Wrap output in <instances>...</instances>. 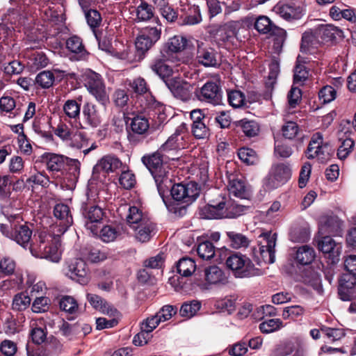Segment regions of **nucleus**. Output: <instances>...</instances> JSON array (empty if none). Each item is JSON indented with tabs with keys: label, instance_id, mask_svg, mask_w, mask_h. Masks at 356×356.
<instances>
[{
	"label": "nucleus",
	"instance_id": "obj_37",
	"mask_svg": "<svg viewBox=\"0 0 356 356\" xmlns=\"http://www.w3.org/2000/svg\"><path fill=\"white\" fill-rule=\"evenodd\" d=\"M60 6L51 3L41 6V13L44 14L47 20L58 22L62 19V11L58 10Z\"/></svg>",
	"mask_w": 356,
	"mask_h": 356
},
{
	"label": "nucleus",
	"instance_id": "obj_14",
	"mask_svg": "<svg viewBox=\"0 0 356 356\" xmlns=\"http://www.w3.org/2000/svg\"><path fill=\"white\" fill-rule=\"evenodd\" d=\"M85 84L88 91L97 101L104 104L108 100L105 86L99 74L95 72L90 73L87 75Z\"/></svg>",
	"mask_w": 356,
	"mask_h": 356
},
{
	"label": "nucleus",
	"instance_id": "obj_21",
	"mask_svg": "<svg viewBox=\"0 0 356 356\" xmlns=\"http://www.w3.org/2000/svg\"><path fill=\"white\" fill-rule=\"evenodd\" d=\"M260 236L264 238L266 243V245H261L259 247L260 256L266 264H273L275 261L276 234L265 233Z\"/></svg>",
	"mask_w": 356,
	"mask_h": 356
},
{
	"label": "nucleus",
	"instance_id": "obj_18",
	"mask_svg": "<svg viewBox=\"0 0 356 356\" xmlns=\"http://www.w3.org/2000/svg\"><path fill=\"white\" fill-rule=\"evenodd\" d=\"M356 287V276L344 273L339 280L338 293L343 301H349L353 297Z\"/></svg>",
	"mask_w": 356,
	"mask_h": 356
},
{
	"label": "nucleus",
	"instance_id": "obj_30",
	"mask_svg": "<svg viewBox=\"0 0 356 356\" xmlns=\"http://www.w3.org/2000/svg\"><path fill=\"white\" fill-rule=\"evenodd\" d=\"M131 229L135 232L136 239L143 243L150 239L154 230V225L150 220H145L143 223H140L136 227Z\"/></svg>",
	"mask_w": 356,
	"mask_h": 356
},
{
	"label": "nucleus",
	"instance_id": "obj_38",
	"mask_svg": "<svg viewBox=\"0 0 356 356\" xmlns=\"http://www.w3.org/2000/svg\"><path fill=\"white\" fill-rule=\"evenodd\" d=\"M67 48L72 53L78 54L79 58H83L86 55V51L83 45L81 39L74 35L70 37L66 42Z\"/></svg>",
	"mask_w": 356,
	"mask_h": 356
},
{
	"label": "nucleus",
	"instance_id": "obj_45",
	"mask_svg": "<svg viewBox=\"0 0 356 356\" xmlns=\"http://www.w3.org/2000/svg\"><path fill=\"white\" fill-rule=\"evenodd\" d=\"M227 235L229 239L232 247L235 249L245 248L249 244V240L242 234L231 231L227 232Z\"/></svg>",
	"mask_w": 356,
	"mask_h": 356
},
{
	"label": "nucleus",
	"instance_id": "obj_28",
	"mask_svg": "<svg viewBox=\"0 0 356 356\" xmlns=\"http://www.w3.org/2000/svg\"><path fill=\"white\" fill-rule=\"evenodd\" d=\"M86 298L88 302L94 309L103 314H106L110 316H115L118 313L117 309L112 307L105 300L96 294L88 293L86 295Z\"/></svg>",
	"mask_w": 356,
	"mask_h": 356
},
{
	"label": "nucleus",
	"instance_id": "obj_57",
	"mask_svg": "<svg viewBox=\"0 0 356 356\" xmlns=\"http://www.w3.org/2000/svg\"><path fill=\"white\" fill-rule=\"evenodd\" d=\"M59 331L64 337L69 339H72L74 337L79 333V328L76 324L72 325L67 321H63L59 325Z\"/></svg>",
	"mask_w": 356,
	"mask_h": 356
},
{
	"label": "nucleus",
	"instance_id": "obj_32",
	"mask_svg": "<svg viewBox=\"0 0 356 356\" xmlns=\"http://www.w3.org/2000/svg\"><path fill=\"white\" fill-rule=\"evenodd\" d=\"M254 28L258 32L263 34H275L276 31L279 30V28L265 15H260L256 19Z\"/></svg>",
	"mask_w": 356,
	"mask_h": 356
},
{
	"label": "nucleus",
	"instance_id": "obj_12",
	"mask_svg": "<svg viewBox=\"0 0 356 356\" xmlns=\"http://www.w3.org/2000/svg\"><path fill=\"white\" fill-rule=\"evenodd\" d=\"M165 85L175 97L182 101L191 99L192 86L179 77H173L165 81Z\"/></svg>",
	"mask_w": 356,
	"mask_h": 356
},
{
	"label": "nucleus",
	"instance_id": "obj_41",
	"mask_svg": "<svg viewBox=\"0 0 356 356\" xmlns=\"http://www.w3.org/2000/svg\"><path fill=\"white\" fill-rule=\"evenodd\" d=\"M304 60H302L300 56L297 58V64L294 70L293 81L294 83L302 85L307 79L309 72L306 67L301 63Z\"/></svg>",
	"mask_w": 356,
	"mask_h": 356
},
{
	"label": "nucleus",
	"instance_id": "obj_26",
	"mask_svg": "<svg viewBox=\"0 0 356 356\" xmlns=\"http://www.w3.org/2000/svg\"><path fill=\"white\" fill-rule=\"evenodd\" d=\"M316 29V34L318 35L322 42H332L337 38H343V31L332 24H323Z\"/></svg>",
	"mask_w": 356,
	"mask_h": 356
},
{
	"label": "nucleus",
	"instance_id": "obj_13",
	"mask_svg": "<svg viewBox=\"0 0 356 356\" xmlns=\"http://www.w3.org/2000/svg\"><path fill=\"white\" fill-rule=\"evenodd\" d=\"M66 275L81 284L89 280L87 265L81 259H74L67 264Z\"/></svg>",
	"mask_w": 356,
	"mask_h": 356
},
{
	"label": "nucleus",
	"instance_id": "obj_8",
	"mask_svg": "<svg viewBox=\"0 0 356 356\" xmlns=\"http://www.w3.org/2000/svg\"><path fill=\"white\" fill-rule=\"evenodd\" d=\"M170 192L176 201H182L187 204L194 202L200 195V189L197 184L191 181L188 184H177L171 186Z\"/></svg>",
	"mask_w": 356,
	"mask_h": 356
},
{
	"label": "nucleus",
	"instance_id": "obj_25",
	"mask_svg": "<svg viewBox=\"0 0 356 356\" xmlns=\"http://www.w3.org/2000/svg\"><path fill=\"white\" fill-rule=\"evenodd\" d=\"M227 188L229 193L237 197L248 199L250 197V188L243 177L230 178Z\"/></svg>",
	"mask_w": 356,
	"mask_h": 356
},
{
	"label": "nucleus",
	"instance_id": "obj_55",
	"mask_svg": "<svg viewBox=\"0 0 356 356\" xmlns=\"http://www.w3.org/2000/svg\"><path fill=\"white\" fill-rule=\"evenodd\" d=\"M283 327V323L280 318H271L264 321L259 325V329L263 333H270Z\"/></svg>",
	"mask_w": 356,
	"mask_h": 356
},
{
	"label": "nucleus",
	"instance_id": "obj_58",
	"mask_svg": "<svg viewBox=\"0 0 356 356\" xmlns=\"http://www.w3.org/2000/svg\"><path fill=\"white\" fill-rule=\"evenodd\" d=\"M36 83L43 88H49L54 81V76L50 71H42L35 78Z\"/></svg>",
	"mask_w": 356,
	"mask_h": 356
},
{
	"label": "nucleus",
	"instance_id": "obj_4",
	"mask_svg": "<svg viewBox=\"0 0 356 356\" xmlns=\"http://www.w3.org/2000/svg\"><path fill=\"white\" fill-rule=\"evenodd\" d=\"M226 266L236 277L244 278L261 275L264 272L255 268L251 260L245 255L233 254L226 260Z\"/></svg>",
	"mask_w": 356,
	"mask_h": 356
},
{
	"label": "nucleus",
	"instance_id": "obj_61",
	"mask_svg": "<svg viewBox=\"0 0 356 356\" xmlns=\"http://www.w3.org/2000/svg\"><path fill=\"white\" fill-rule=\"evenodd\" d=\"M337 92L330 86H325L318 92V97L323 104H327L336 98Z\"/></svg>",
	"mask_w": 356,
	"mask_h": 356
},
{
	"label": "nucleus",
	"instance_id": "obj_40",
	"mask_svg": "<svg viewBox=\"0 0 356 356\" xmlns=\"http://www.w3.org/2000/svg\"><path fill=\"white\" fill-rule=\"evenodd\" d=\"M188 45V40L182 35H175L170 38L167 42V47L170 51L173 53L184 51Z\"/></svg>",
	"mask_w": 356,
	"mask_h": 356
},
{
	"label": "nucleus",
	"instance_id": "obj_19",
	"mask_svg": "<svg viewBox=\"0 0 356 356\" xmlns=\"http://www.w3.org/2000/svg\"><path fill=\"white\" fill-rule=\"evenodd\" d=\"M318 248L319 250L328 255L332 263H336L339 261V257L342 250L341 243H337L331 237L327 236L323 237L318 243Z\"/></svg>",
	"mask_w": 356,
	"mask_h": 356
},
{
	"label": "nucleus",
	"instance_id": "obj_46",
	"mask_svg": "<svg viewBox=\"0 0 356 356\" xmlns=\"http://www.w3.org/2000/svg\"><path fill=\"white\" fill-rule=\"evenodd\" d=\"M16 266V262L13 259L9 257H3L0 260V275L3 277L13 275Z\"/></svg>",
	"mask_w": 356,
	"mask_h": 356
},
{
	"label": "nucleus",
	"instance_id": "obj_59",
	"mask_svg": "<svg viewBox=\"0 0 356 356\" xmlns=\"http://www.w3.org/2000/svg\"><path fill=\"white\" fill-rule=\"evenodd\" d=\"M309 232L305 227H296L290 232L291 240L293 242L304 243L308 240Z\"/></svg>",
	"mask_w": 356,
	"mask_h": 356
},
{
	"label": "nucleus",
	"instance_id": "obj_62",
	"mask_svg": "<svg viewBox=\"0 0 356 356\" xmlns=\"http://www.w3.org/2000/svg\"><path fill=\"white\" fill-rule=\"evenodd\" d=\"M228 102L234 108H239L244 105L245 96L239 90H232L227 93Z\"/></svg>",
	"mask_w": 356,
	"mask_h": 356
},
{
	"label": "nucleus",
	"instance_id": "obj_1",
	"mask_svg": "<svg viewBox=\"0 0 356 356\" xmlns=\"http://www.w3.org/2000/svg\"><path fill=\"white\" fill-rule=\"evenodd\" d=\"M54 216L59 221L51 225L48 230H42L38 238L29 245L31 254L38 258L58 262L60 259V236L73 222L69 207L57 204L54 208Z\"/></svg>",
	"mask_w": 356,
	"mask_h": 356
},
{
	"label": "nucleus",
	"instance_id": "obj_51",
	"mask_svg": "<svg viewBox=\"0 0 356 356\" xmlns=\"http://www.w3.org/2000/svg\"><path fill=\"white\" fill-rule=\"evenodd\" d=\"M322 222H323L324 225L322 226L321 229L328 234L337 233L341 229V222L336 216L327 217L325 218Z\"/></svg>",
	"mask_w": 356,
	"mask_h": 356
},
{
	"label": "nucleus",
	"instance_id": "obj_53",
	"mask_svg": "<svg viewBox=\"0 0 356 356\" xmlns=\"http://www.w3.org/2000/svg\"><path fill=\"white\" fill-rule=\"evenodd\" d=\"M200 302L197 300L185 302L180 308V315L184 317L191 318L197 313V312L200 309Z\"/></svg>",
	"mask_w": 356,
	"mask_h": 356
},
{
	"label": "nucleus",
	"instance_id": "obj_31",
	"mask_svg": "<svg viewBox=\"0 0 356 356\" xmlns=\"http://www.w3.org/2000/svg\"><path fill=\"white\" fill-rule=\"evenodd\" d=\"M83 114L87 122L92 127H97L102 122V116L97 106L91 103H86L83 109Z\"/></svg>",
	"mask_w": 356,
	"mask_h": 356
},
{
	"label": "nucleus",
	"instance_id": "obj_39",
	"mask_svg": "<svg viewBox=\"0 0 356 356\" xmlns=\"http://www.w3.org/2000/svg\"><path fill=\"white\" fill-rule=\"evenodd\" d=\"M47 168L51 172H59L63 167L65 162V157L55 154H49L46 156Z\"/></svg>",
	"mask_w": 356,
	"mask_h": 356
},
{
	"label": "nucleus",
	"instance_id": "obj_10",
	"mask_svg": "<svg viewBox=\"0 0 356 356\" xmlns=\"http://www.w3.org/2000/svg\"><path fill=\"white\" fill-rule=\"evenodd\" d=\"M195 95L198 100L212 104H219L221 101V90L214 81H207L202 87L196 89Z\"/></svg>",
	"mask_w": 356,
	"mask_h": 356
},
{
	"label": "nucleus",
	"instance_id": "obj_64",
	"mask_svg": "<svg viewBox=\"0 0 356 356\" xmlns=\"http://www.w3.org/2000/svg\"><path fill=\"white\" fill-rule=\"evenodd\" d=\"M129 86L131 90L138 95H143L149 90L145 80L141 77L134 79L130 82Z\"/></svg>",
	"mask_w": 356,
	"mask_h": 356
},
{
	"label": "nucleus",
	"instance_id": "obj_50",
	"mask_svg": "<svg viewBox=\"0 0 356 356\" xmlns=\"http://www.w3.org/2000/svg\"><path fill=\"white\" fill-rule=\"evenodd\" d=\"M238 158L248 165L255 164L258 161L256 152L248 147H241L238 152Z\"/></svg>",
	"mask_w": 356,
	"mask_h": 356
},
{
	"label": "nucleus",
	"instance_id": "obj_2",
	"mask_svg": "<svg viewBox=\"0 0 356 356\" xmlns=\"http://www.w3.org/2000/svg\"><path fill=\"white\" fill-rule=\"evenodd\" d=\"M208 204L200 210V215L208 219L229 218V204L232 199L225 196L219 190L213 189L207 193Z\"/></svg>",
	"mask_w": 356,
	"mask_h": 356
},
{
	"label": "nucleus",
	"instance_id": "obj_7",
	"mask_svg": "<svg viewBox=\"0 0 356 356\" xmlns=\"http://www.w3.org/2000/svg\"><path fill=\"white\" fill-rule=\"evenodd\" d=\"M273 10L280 17L289 22L300 19L305 13L302 1L279 2L273 7Z\"/></svg>",
	"mask_w": 356,
	"mask_h": 356
},
{
	"label": "nucleus",
	"instance_id": "obj_48",
	"mask_svg": "<svg viewBox=\"0 0 356 356\" xmlns=\"http://www.w3.org/2000/svg\"><path fill=\"white\" fill-rule=\"evenodd\" d=\"M197 252L200 258L209 260L215 255V247L211 242L204 241L198 245Z\"/></svg>",
	"mask_w": 356,
	"mask_h": 356
},
{
	"label": "nucleus",
	"instance_id": "obj_63",
	"mask_svg": "<svg viewBox=\"0 0 356 356\" xmlns=\"http://www.w3.org/2000/svg\"><path fill=\"white\" fill-rule=\"evenodd\" d=\"M120 184L125 189H130L136 184L134 174L130 170L123 171L119 178Z\"/></svg>",
	"mask_w": 356,
	"mask_h": 356
},
{
	"label": "nucleus",
	"instance_id": "obj_35",
	"mask_svg": "<svg viewBox=\"0 0 356 356\" xmlns=\"http://www.w3.org/2000/svg\"><path fill=\"white\" fill-rule=\"evenodd\" d=\"M97 235L103 242L111 243L115 241L121 235V231L119 227L105 225L99 232L98 231Z\"/></svg>",
	"mask_w": 356,
	"mask_h": 356
},
{
	"label": "nucleus",
	"instance_id": "obj_16",
	"mask_svg": "<svg viewBox=\"0 0 356 356\" xmlns=\"http://www.w3.org/2000/svg\"><path fill=\"white\" fill-rule=\"evenodd\" d=\"M204 281L198 282L197 285L203 288L206 284L209 285L225 284L227 277L224 271L218 266L213 265L206 267L204 270Z\"/></svg>",
	"mask_w": 356,
	"mask_h": 356
},
{
	"label": "nucleus",
	"instance_id": "obj_23",
	"mask_svg": "<svg viewBox=\"0 0 356 356\" xmlns=\"http://www.w3.org/2000/svg\"><path fill=\"white\" fill-rule=\"evenodd\" d=\"M321 44V41L316 34V29L308 30L302 33L300 51L305 54H312Z\"/></svg>",
	"mask_w": 356,
	"mask_h": 356
},
{
	"label": "nucleus",
	"instance_id": "obj_33",
	"mask_svg": "<svg viewBox=\"0 0 356 356\" xmlns=\"http://www.w3.org/2000/svg\"><path fill=\"white\" fill-rule=\"evenodd\" d=\"M145 220L149 219L138 207L135 206L129 207L126 220L131 228L136 227L140 223H143Z\"/></svg>",
	"mask_w": 356,
	"mask_h": 356
},
{
	"label": "nucleus",
	"instance_id": "obj_15",
	"mask_svg": "<svg viewBox=\"0 0 356 356\" xmlns=\"http://www.w3.org/2000/svg\"><path fill=\"white\" fill-rule=\"evenodd\" d=\"M291 177V170L284 164H277L271 168L268 179V185L273 188L285 184Z\"/></svg>",
	"mask_w": 356,
	"mask_h": 356
},
{
	"label": "nucleus",
	"instance_id": "obj_56",
	"mask_svg": "<svg viewBox=\"0 0 356 356\" xmlns=\"http://www.w3.org/2000/svg\"><path fill=\"white\" fill-rule=\"evenodd\" d=\"M63 111L70 118L76 119L80 115V105L76 100L69 99L64 104Z\"/></svg>",
	"mask_w": 356,
	"mask_h": 356
},
{
	"label": "nucleus",
	"instance_id": "obj_9",
	"mask_svg": "<svg viewBox=\"0 0 356 356\" xmlns=\"http://www.w3.org/2000/svg\"><path fill=\"white\" fill-rule=\"evenodd\" d=\"M82 215L85 227L92 234H98L99 225L104 216L103 209L97 205H86L83 208Z\"/></svg>",
	"mask_w": 356,
	"mask_h": 356
},
{
	"label": "nucleus",
	"instance_id": "obj_5",
	"mask_svg": "<svg viewBox=\"0 0 356 356\" xmlns=\"http://www.w3.org/2000/svg\"><path fill=\"white\" fill-rule=\"evenodd\" d=\"M179 136L180 131L177 129L175 133L168 139L159 151L145 155L142 157L143 164L147 168L151 174L154 172V170L157 171L167 165L163 162V155L161 152L179 148V144L178 141L179 140Z\"/></svg>",
	"mask_w": 356,
	"mask_h": 356
},
{
	"label": "nucleus",
	"instance_id": "obj_52",
	"mask_svg": "<svg viewBox=\"0 0 356 356\" xmlns=\"http://www.w3.org/2000/svg\"><path fill=\"white\" fill-rule=\"evenodd\" d=\"M59 305L60 309L71 314L76 313L79 309L76 300L73 297L68 296H63L60 299Z\"/></svg>",
	"mask_w": 356,
	"mask_h": 356
},
{
	"label": "nucleus",
	"instance_id": "obj_17",
	"mask_svg": "<svg viewBox=\"0 0 356 356\" xmlns=\"http://www.w3.org/2000/svg\"><path fill=\"white\" fill-rule=\"evenodd\" d=\"M35 0H10L11 7L7 10L6 15L9 16L11 22L17 20H24L26 17L27 10L31 4Z\"/></svg>",
	"mask_w": 356,
	"mask_h": 356
},
{
	"label": "nucleus",
	"instance_id": "obj_29",
	"mask_svg": "<svg viewBox=\"0 0 356 356\" xmlns=\"http://www.w3.org/2000/svg\"><path fill=\"white\" fill-rule=\"evenodd\" d=\"M56 135L63 140L71 139V146L76 147L77 149H81L86 146L87 139L85 136L81 133H76L73 135L72 138H70V132L66 127H58L56 129Z\"/></svg>",
	"mask_w": 356,
	"mask_h": 356
},
{
	"label": "nucleus",
	"instance_id": "obj_22",
	"mask_svg": "<svg viewBox=\"0 0 356 356\" xmlns=\"http://www.w3.org/2000/svg\"><path fill=\"white\" fill-rule=\"evenodd\" d=\"M155 181L158 191L161 197H163L172 185V181L169 177V168L168 165L161 168L157 171L152 173Z\"/></svg>",
	"mask_w": 356,
	"mask_h": 356
},
{
	"label": "nucleus",
	"instance_id": "obj_47",
	"mask_svg": "<svg viewBox=\"0 0 356 356\" xmlns=\"http://www.w3.org/2000/svg\"><path fill=\"white\" fill-rule=\"evenodd\" d=\"M149 124L147 118L142 116H136L133 118L131 123L132 131L137 134H143L149 129Z\"/></svg>",
	"mask_w": 356,
	"mask_h": 356
},
{
	"label": "nucleus",
	"instance_id": "obj_34",
	"mask_svg": "<svg viewBox=\"0 0 356 356\" xmlns=\"http://www.w3.org/2000/svg\"><path fill=\"white\" fill-rule=\"evenodd\" d=\"M314 258V250L308 245H302L296 251V260L300 264L308 265L312 262Z\"/></svg>",
	"mask_w": 356,
	"mask_h": 356
},
{
	"label": "nucleus",
	"instance_id": "obj_54",
	"mask_svg": "<svg viewBox=\"0 0 356 356\" xmlns=\"http://www.w3.org/2000/svg\"><path fill=\"white\" fill-rule=\"evenodd\" d=\"M321 333L331 342L341 339L345 336L343 329L332 328L326 326L321 327Z\"/></svg>",
	"mask_w": 356,
	"mask_h": 356
},
{
	"label": "nucleus",
	"instance_id": "obj_42",
	"mask_svg": "<svg viewBox=\"0 0 356 356\" xmlns=\"http://www.w3.org/2000/svg\"><path fill=\"white\" fill-rule=\"evenodd\" d=\"M136 19L144 22L150 19L154 16L153 8L145 1H141L136 8Z\"/></svg>",
	"mask_w": 356,
	"mask_h": 356
},
{
	"label": "nucleus",
	"instance_id": "obj_24",
	"mask_svg": "<svg viewBox=\"0 0 356 356\" xmlns=\"http://www.w3.org/2000/svg\"><path fill=\"white\" fill-rule=\"evenodd\" d=\"M350 134L348 129L346 128H343L338 133V137L339 140L341 141V144L338 148L337 156L341 160L347 158L355 146V142L350 138Z\"/></svg>",
	"mask_w": 356,
	"mask_h": 356
},
{
	"label": "nucleus",
	"instance_id": "obj_11",
	"mask_svg": "<svg viewBox=\"0 0 356 356\" xmlns=\"http://www.w3.org/2000/svg\"><path fill=\"white\" fill-rule=\"evenodd\" d=\"M161 29L156 27H147L136 38L135 46L142 54L148 51L161 37Z\"/></svg>",
	"mask_w": 356,
	"mask_h": 356
},
{
	"label": "nucleus",
	"instance_id": "obj_44",
	"mask_svg": "<svg viewBox=\"0 0 356 356\" xmlns=\"http://www.w3.org/2000/svg\"><path fill=\"white\" fill-rule=\"evenodd\" d=\"M238 126L249 138L256 136L259 132V124L253 120H241L238 122Z\"/></svg>",
	"mask_w": 356,
	"mask_h": 356
},
{
	"label": "nucleus",
	"instance_id": "obj_43",
	"mask_svg": "<svg viewBox=\"0 0 356 356\" xmlns=\"http://www.w3.org/2000/svg\"><path fill=\"white\" fill-rule=\"evenodd\" d=\"M150 67L153 72L163 79L170 76L172 73V68L161 59L154 60Z\"/></svg>",
	"mask_w": 356,
	"mask_h": 356
},
{
	"label": "nucleus",
	"instance_id": "obj_49",
	"mask_svg": "<svg viewBox=\"0 0 356 356\" xmlns=\"http://www.w3.org/2000/svg\"><path fill=\"white\" fill-rule=\"evenodd\" d=\"M30 304V297L24 293H19L14 296L12 308L14 310L23 311L28 308Z\"/></svg>",
	"mask_w": 356,
	"mask_h": 356
},
{
	"label": "nucleus",
	"instance_id": "obj_27",
	"mask_svg": "<svg viewBox=\"0 0 356 356\" xmlns=\"http://www.w3.org/2000/svg\"><path fill=\"white\" fill-rule=\"evenodd\" d=\"M122 163L121 161L111 155H106L102 157L94 167V170L103 171L106 173L113 172L120 168Z\"/></svg>",
	"mask_w": 356,
	"mask_h": 356
},
{
	"label": "nucleus",
	"instance_id": "obj_3",
	"mask_svg": "<svg viewBox=\"0 0 356 356\" xmlns=\"http://www.w3.org/2000/svg\"><path fill=\"white\" fill-rule=\"evenodd\" d=\"M1 231L23 248L29 245L32 236V230L18 213L8 216L7 222L1 225Z\"/></svg>",
	"mask_w": 356,
	"mask_h": 356
},
{
	"label": "nucleus",
	"instance_id": "obj_20",
	"mask_svg": "<svg viewBox=\"0 0 356 356\" xmlns=\"http://www.w3.org/2000/svg\"><path fill=\"white\" fill-rule=\"evenodd\" d=\"M196 59L204 67H216L218 64L215 49L203 43L197 45Z\"/></svg>",
	"mask_w": 356,
	"mask_h": 356
},
{
	"label": "nucleus",
	"instance_id": "obj_36",
	"mask_svg": "<svg viewBox=\"0 0 356 356\" xmlns=\"http://www.w3.org/2000/svg\"><path fill=\"white\" fill-rule=\"evenodd\" d=\"M177 270L183 277H189L193 275L196 269V264L193 259L184 257L177 264Z\"/></svg>",
	"mask_w": 356,
	"mask_h": 356
},
{
	"label": "nucleus",
	"instance_id": "obj_6",
	"mask_svg": "<svg viewBox=\"0 0 356 356\" xmlns=\"http://www.w3.org/2000/svg\"><path fill=\"white\" fill-rule=\"evenodd\" d=\"M332 149L328 143L323 142V135L319 133L313 134L307 149L308 159H317L323 163L329 160Z\"/></svg>",
	"mask_w": 356,
	"mask_h": 356
},
{
	"label": "nucleus",
	"instance_id": "obj_60",
	"mask_svg": "<svg viewBox=\"0 0 356 356\" xmlns=\"http://www.w3.org/2000/svg\"><path fill=\"white\" fill-rule=\"evenodd\" d=\"M191 131L193 135L197 139H204L210 135V130L207 122H201L199 124H192Z\"/></svg>",
	"mask_w": 356,
	"mask_h": 356
}]
</instances>
